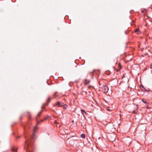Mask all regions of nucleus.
<instances>
[{
	"mask_svg": "<svg viewBox=\"0 0 152 152\" xmlns=\"http://www.w3.org/2000/svg\"><path fill=\"white\" fill-rule=\"evenodd\" d=\"M102 88V91L104 93L106 94L108 92L109 89L107 86L105 85L103 86Z\"/></svg>",
	"mask_w": 152,
	"mask_h": 152,
	"instance_id": "nucleus-1",
	"label": "nucleus"
},
{
	"mask_svg": "<svg viewBox=\"0 0 152 152\" xmlns=\"http://www.w3.org/2000/svg\"><path fill=\"white\" fill-rule=\"evenodd\" d=\"M63 103L61 102L58 101L57 103L54 104V106L55 107L56 105L58 106L59 107H62Z\"/></svg>",
	"mask_w": 152,
	"mask_h": 152,
	"instance_id": "nucleus-2",
	"label": "nucleus"
},
{
	"mask_svg": "<svg viewBox=\"0 0 152 152\" xmlns=\"http://www.w3.org/2000/svg\"><path fill=\"white\" fill-rule=\"evenodd\" d=\"M86 99H87L88 100H89L92 102H93V101H94V99H93V97L91 96H89L87 98H86Z\"/></svg>",
	"mask_w": 152,
	"mask_h": 152,
	"instance_id": "nucleus-3",
	"label": "nucleus"
},
{
	"mask_svg": "<svg viewBox=\"0 0 152 152\" xmlns=\"http://www.w3.org/2000/svg\"><path fill=\"white\" fill-rule=\"evenodd\" d=\"M29 144L27 143V140H26L25 141V149L26 150V151H27V150L28 149V146Z\"/></svg>",
	"mask_w": 152,
	"mask_h": 152,
	"instance_id": "nucleus-4",
	"label": "nucleus"
},
{
	"mask_svg": "<svg viewBox=\"0 0 152 152\" xmlns=\"http://www.w3.org/2000/svg\"><path fill=\"white\" fill-rule=\"evenodd\" d=\"M90 81L89 80H87L86 79V87H87L89 89L91 88L92 87L91 86H89L88 85H87V84L88 83H89Z\"/></svg>",
	"mask_w": 152,
	"mask_h": 152,
	"instance_id": "nucleus-5",
	"label": "nucleus"
},
{
	"mask_svg": "<svg viewBox=\"0 0 152 152\" xmlns=\"http://www.w3.org/2000/svg\"><path fill=\"white\" fill-rule=\"evenodd\" d=\"M50 102V98L49 96L48 97V99L47 101V105H48L49 103Z\"/></svg>",
	"mask_w": 152,
	"mask_h": 152,
	"instance_id": "nucleus-6",
	"label": "nucleus"
},
{
	"mask_svg": "<svg viewBox=\"0 0 152 152\" xmlns=\"http://www.w3.org/2000/svg\"><path fill=\"white\" fill-rule=\"evenodd\" d=\"M62 106L63 107L64 109H65L67 108V107H68V106L66 105L65 104H63Z\"/></svg>",
	"mask_w": 152,
	"mask_h": 152,
	"instance_id": "nucleus-7",
	"label": "nucleus"
},
{
	"mask_svg": "<svg viewBox=\"0 0 152 152\" xmlns=\"http://www.w3.org/2000/svg\"><path fill=\"white\" fill-rule=\"evenodd\" d=\"M99 88H102V86H104L103 85H102V83H101V81H99Z\"/></svg>",
	"mask_w": 152,
	"mask_h": 152,
	"instance_id": "nucleus-8",
	"label": "nucleus"
},
{
	"mask_svg": "<svg viewBox=\"0 0 152 152\" xmlns=\"http://www.w3.org/2000/svg\"><path fill=\"white\" fill-rule=\"evenodd\" d=\"M135 32H138L137 34H139V33H140V32L139 31V29H136L135 30Z\"/></svg>",
	"mask_w": 152,
	"mask_h": 152,
	"instance_id": "nucleus-9",
	"label": "nucleus"
},
{
	"mask_svg": "<svg viewBox=\"0 0 152 152\" xmlns=\"http://www.w3.org/2000/svg\"><path fill=\"white\" fill-rule=\"evenodd\" d=\"M42 113V110H41L37 114V118L38 117L40 116L41 114Z\"/></svg>",
	"mask_w": 152,
	"mask_h": 152,
	"instance_id": "nucleus-10",
	"label": "nucleus"
},
{
	"mask_svg": "<svg viewBox=\"0 0 152 152\" xmlns=\"http://www.w3.org/2000/svg\"><path fill=\"white\" fill-rule=\"evenodd\" d=\"M81 112H82V114L83 115V116H84V114H83V113H86V112H85V111L84 110H81Z\"/></svg>",
	"mask_w": 152,
	"mask_h": 152,
	"instance_id": "nucleus-11",
	"label": "nucleus"
},
{
	"mask_svg": "<svg viewBox=\"0 0 152 152\" xmlns=\"http://www.w3.org/2000/svg\"><path fill=\"white\" fill-rule=\"evenodd\" d=\"M81 136L83 138H85L86 137L85 134H81Z\"/></svg>",
	"mask_w": 152,
	"mask_h": 152,
	"instance_id": "nucleus-12",
	"label": "nucleus"
},
{
	"mask_svg": "<svg viewBox=\"0 0 152 152\" xmlns=\"http://www.w3.org/2000/svg\"><path fill=\"white\" fill-rule=\"evenodd\" d=\"M142 101L145 104H146V103H147L148 102L147 101H146V100H145V99H142Z\"/></svg>",
	"mask_w": 152,
	"mask_h": 152,
	"instance_id": "nucleus-13",
	"label": "nucleus"
},
{
	"mask_svg": "<svg viewBox=\"0 0 152 152\" xmlns=\"http://www.w3.org/2000/svg\"><path fill=\"white\" fill-rule=\"evenodd\" d=\"M56 94H57V92H56L54 93V96L55 98H56V97L57 96L56 95Z\"/></svg>",
	"mask_w": 152,
	"mask_h": 152,
	"instance_id": "nucleus-14",
	"label": "nucleus"
},
{
	"mask_svg": "<svg viewBox=\"0 0 152 152\" xmlns=\"http://www.w3.org/2000/svg\"><path fill=\"white\" fill-rule=\"evenodd\" d=\"M36 129H37V127H36L35 126L34 127V132H35Z\"/></svg>",
	"mask_w": 152,
	"mask_h": 152,
	"instance_id": "nucleus-15",
	"label": "nucleus"
},
{
	"mask_svg": "<svg viewBox=\"0 0 152 152\" xmlns=\"http://www.w3.org/2000/svg\"><path fill=\"white\" fill-rule=\"evenodd\" d=\"M34 136H35V134H34V133L33 134L32 136L31 137V138L32 139V138H33V137H34Z\"/></svg>",
	"mask_w": 152,
	"mask_h": 152,
	"instance_id": "nucleus-16",
	"label": "nucleus"
},
{
	"mask_svg": "<svg viewBox=\"0 0 152 152\" xmlns=\"http://www.w3.org/2000/svg\"><path fill=\"white\" fill-rule=\"evenodd\" d=\"M118 65H119V67H120V69H121V66L120 64V63L118 64Z\"/></svg>",
	"mask_w": 152,
	"mask_h": 152,
	"instance_id": "nucleus-17",
	"label": "nucleus"
},
{
	"mask_svg": "<svg viewBox=\"0 0 152 152\" xmlns=\"http://www.w3.org/2000/svg\"><path fill=\"white\" fill-rule=\"evenodd\" d=\"M12 151H15V152H17L16 150H15L14 149H12Z\"/></svg>",
	"mask_w": 152,
	"mask_h": 152,
	"instance_id": "nucleus-18",
	"label": "nucleus"
},
{
	"mask_svg": "<svg viewBox=\"0 0 152 152\" xmlns=\"http://www.w3.org/2000/svg\"><path fill=\"white\" fill-rule=\"evenodd\" d=\"M133 113H136V110H134L133 112Z\"/></svg>",
	"mask_w": 152,
	"mask_h": 152,
	"instance_id": "nucleus-19",
	"label": "nucleus"
},
{
	"mask_svg": "<svg viewBox=\"0 0 152 152\" xmlns=\"http://www.w3.org/2000/svg\"><path fill=\"white\" fill-rule=\"evenodd\" d=\"M88 92L90 93V94H92V92L91 91H89Z\"/></svg>",
	"mask_w": 152,
	"mask_h": 152,
	"instance_id": "nucleus-20",
	"label": "nucleus"
},
{
	"mask_svg": "<svg viewBox=\"0 0 152 152\" xmlns=\"http://www.w3.org/2000/svg\"><path fill=\"white\" fill-rule=\"evenodd\" d=\"M44 120H42L40 121V122H43Z\"/></svg>",
	"mask_w": 152,
	"mask_h": 152,
	"instance_id": "nucleus-21",
	"label": "nucleus"
},
{
	"mask_svg": "<svg viewBox=\"0 0 152 152\" xmlns=\"http://www.w3.org/2000/svg\"><path fill=\"white\" fill-rule=\"evenodd\" d=\"M142 88L145 89V88H144V87L143 86H142Z\"/></svg>",
	"mask_w": 152,
	"mask_h": 152,
	"instance_id": "nucleus-22",
	"label": "nucleus"
},
{
	"mask_svg": "<svg viewBox=\"0 0 152 152\" xmlns=\"http://www.w3.org/2000/svg\"><path fill=\"white\" fill-rule=\"evenodd\" d=\"M55 123H56V124L57 123V121H55Z\"/></svg>",
	"mask_w": 152,
	"mask_h": 152,
	"instance_id": "nucleus-23",
	"label": "nucleus"
},
{
	"mask_svg": "<svg viewBox=\"0 0 152 152\" xmlns=\"http://www.w3.org/2000/svg\"><path fill=\"white\" fill-rule=\"evenodd\" d=\"M47 119V118H45V119L44 120H46Z\"/></svg>",
	"mask_w": 152,
	"mask_h": 152,
	"instance_id": "nucleus-24",
	"label": "nucleus"
},
{
	"mask_svg": "<svg viewBox=\"0 0 152 152\" xmlns=\"http://www.w3.org/2000/svg\"><path fill=\"white\" fill-rule=\"evenodd\" d=\"M119 71V70H118H118H117V72H118V71Z\"/></svg>",
	"mask_w": 152,
	"mask_h": 152,
	"instance_id": "nucleus-25",
	"label": "nucleus"
},
{
	"mask_svg": "<svg viewBox=\"0 0 152 152\" xmlns=\"http://www.w3.org/2000/svg\"><path fill=\"white\" fill-rule=\"evenodd\" d=\"M72 123H73L74 122V121H72Z\"/></svg>",
	"mask_w": 152,
	"mask_h": 152,
	"instance_id": "nucleus-26",
	"label": "nucleus"
},
{
	"mask_svg": "<svg viewBox=\"0 0 152 152\" xmlns=\"http://www.w3.org/2000/svg\"><path fill=\"white\" fill-rule=\"evenodd\" d=\"M86 94H87V92H86Z\"/></svg>",
	"mask_w": 152,
	"mask_h": 152,
	"instance_id": "nucleus-27",
	"label": "nucleus"
},
{
	"mask_svg": "<svg viewBox=\"0 0 152 152\" xmlns=\"http://www.w3.org/2000/svg\"><path fill=\"white\" fill-rule=\"evenodd\" d=\"M93 75L92 76V78H93Z\"/></svg>",
	"mask_w": 152,
	"mask_h": 152,
	"instance_id": "nucleus-28",
	"label": "nucleus"
},
{
	"mask_svg": "<svg viewBox=\"0 0 152 152\" xmlns=\"http://www.w3.org/2000/svg\"><path fill=\"white\" fill-rule=\"evenodd\" d=\"M42 108H44V107H42Z\"/></svg>",
	"mask_w": 152,
	"mask_h": 152,
	"instance_id": "nucleus-29",
	"label": "nucleus"
}]
</instances>
